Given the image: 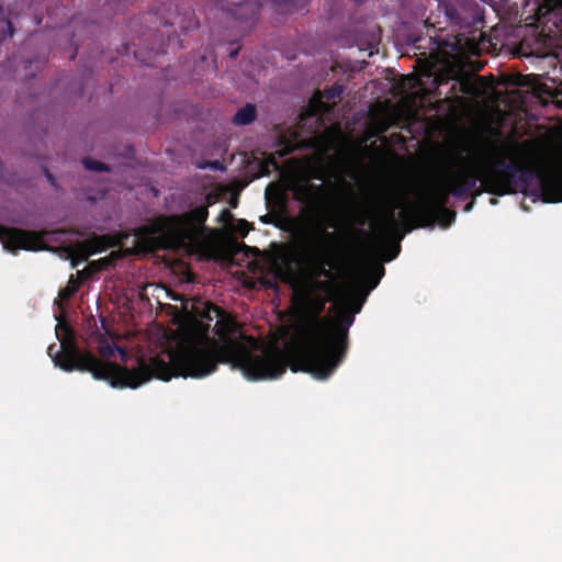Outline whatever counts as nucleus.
<instances>
[{
  "label": "nucleus",
  "instance_id": "423d86ee",
  "mask_svg": "<svg viewBox=\"0 0 562 562\" xmlns=\"http://www.w3.org/2000/svg\"><path fill=\"white\" fill-rule=\"evenodd\" d=\"M214 203L212 194L205 196V203L181 214L161 217L157 228L143 226L137 228L135 236L143 244H153L151 234L161 232L171 246L189 251H200L205 245V225L209 206Z\"/></svg>",
  "mask_w": 562,
  "mask_h": 562
},
{
  "label": "nucleus",
  "instance_id": "cd10ccee",
  "mask_svg": "<svg viewBox=\"0 0 562 562\" xmlns=\"http://www.w3.org/2000/svg\"><path fill=\"white\" fill-rule=\"evenodd\" d=\"M250 229H251V226L246 220H240L238 222V231L243 237L246 236Z\"/></svg>",
  "mask_w": 562,
  "mask_h": 562
},
{
  "label": "nucleus",
  "instance_id": "c756f323",
  "mask_svg": "<svg viewBox=\"0 0 562 562\" xmlns=\"http://www.w3.org/2000/svg\"><path fill=\"white\" fill-rule=\"evenodd\" d=\"M405 80H407L411 86H414V87L422 86V79L420 78L411 76V77H406Z\"/></svg>",
  "mask_w": 562,
  "mask_h": 562
},
{
  "label": "nucleus",
  "instance_id": "20e7f679",
  "mask_svg": "<svg viewBox=\"0 0 562 562\" xmlns=\"http://www.w3.org/2000/svg\"><path fill=\"white\" fill-rule=\"evenodd\" d=\"M362 302H352V306H342L335 319L317 318L316 345L308 363L303 367L305 373L318 380L330 376L344 361L348 350L349 328L355 322V314L359 313Z\"/></svg>",
  "mask_w": 562,
  "mask_h": 562
},
{
  "label": "nucleus",
  "instance_id": "4be33fe9",
  "mask_svg": "<svg viewBox=\"0 0 562 562\" xmlns=\"http://www.w3.org/2000/svg\"><path fill=\"white\" fill-rule=\"evenodd\" d=\"M178 24L184 33L196 30L200 26V22L195 18L193 11L186 12L184 16L178 22Z\"/></svg>",
  "mask_w": 562,
  "mask_h": 562
},
{
  "label": "nucleus",
  "instance_id": "9b49d317",
  "mask_svg": "<svg viewBox=\"0 0 562 562\" xmlns=\"http://www.w3.org/2000/svg\"><path fill=\"white\" fill-rule=\"evenodd\" d=\"M465 40L464 33L430 37V41L435 45V47L431 48L430 57L436 61L448 63L456 55L463 52Z\"/></svg>",
  "mask_w": 562,
  "mask_h": 562
},
{
  "label": "nucleus",
  "instance_id": "412c9836",
  "mask_svg": "<svg viewBox=\"0 0 562 562\" xmlns=\"http://www.w3.org/2000/svg\"><path fill=\"white\" fill-rule=\"evenodd\" d=\"M79 288L80 281L77 280L74 274H71L67 286L59 291V299L61 301H69L77 293Z\"/></svg>",
  "mask_w": 562,
  "mask_h": 562
},
{
  "label": "nucleus",
  "instance_id": "f03ea898",
  "mask_svg": "<svg viewBox=\"0 0 562 562\" xmlns=\"http://www.w3.org/2000/svg\"><path fill=\"white\" fill-rule=\"evenodd\" d=\"M493 156L479 155L477 170H465L457 175L452 193L456 198L473 199L483 192L503 196L517 192L526 193L536 177L535 170L520 161V145L516 142L503 143L490 147Z\"/></svg>",
  "mask_w": 562,
  "mask_h": 562
},
{
  "label": "nucleus",
  "instance_id": "4468645a",
  "mask_svg": "<svg viewBox=\"0 0 562 562\" xmlns=\"http://www.w3.org/2000/svg\"><path fill=\"white\" fill-rule=\"evenodd\" d=\"M345 91V86L342 83L336 82L330 88L326 89L324 93H322L319 90H317L312 99V102L316 104L318 112H327L330 110V105L326 104L323 101V98H325L327 101H334L336 99H340L341 94Z\"/></svg>",
  "mask_w": 562,
  "mask_h": 562
},
{
  "label": "nucleus",
  "instance_id": "dca6fc26",
  "mask_svg": "<svg viewBox=\"0 0 562 562\" xmlns=\"http://www.w3.org/2000/svg\"><path fill=\"white\" fill-rule=\"evenodd\" d=\"M277 13L289 14L304 10L310 0H269Z\"/></svg>",
  "mask_w": 562,
  "mask_h": 562
},
{
  "label": "nucleus",
  "instance_id": "f257e3e1",
  "mask_svg": "<svg viewBox=\"0 0 562 562\" xmlns=\"http://www.w3.org/2000/svg\"><path fill=\"white\" fill-rule=\"evenodd\" d=\"M215 328L220 341L211 338L190 341L179 347L170 362L159 357L149 360L137 358L133 368L101 360L90 351L80 350L74 330L66 324L56 326L59 348L53 344L47 352L55 367L66 372H89L95 380L105 381L115 389H137L153 378L162 381L172 376L201 379L215 372L220 363L239 369L251 381L277 379L285 372L284 351L280 348L262 346L254 337L243 334L240 338L246 342L232 338L239 331V324L225 310Z\"/></svg>",
  "mask_w": 562,
  "mask_h": 562
},
{
  "label": "nucleus",
  "instance_id": "473e14b6",
  "mask_svg": "<svg viewBox=\"0 0 562 562\" xmlns=\"http://www.w3.org/2000/svg\"><path fill=\"white\" fill-rule=\"evenodd\" d=\"M8 36L12 37L14 34V27L11 21L7 22Z\"/></svg>",
  "mask_w": 562,
  "mask_h": 562
},
{
  "label": "nucleus",
  "instance_id": "6ab92c4d",
  "mask_svg": "<svg viewBox=\"0 0 562 562\" xmlns=\"http://www.w3.org/2000/svg\"><path fill=\"white\" fill-rule=\"evenodd\" d=\"M98 351H99L100 356L104 359H110L111 357L114 356V353L116 351L120 352L122 361L125 362L128 358V355L124 349L114 347V346L110 345L106 340L101 341L99 344Z\"/></svg>",
  "mask_w": 562,
  "mask_h": 562
},
{
  "label": "nucleus",
  "instance_id": "b1692460",
  "mask_svg": "<svg viewBox=\"0 0 562 562\" xmlns=\"http://www.w3.org/2000/svg\"><path fill=\"white\" fill-rule=\"evenodd\" d=\"M224 314V310L220 306L207 303L204 307V311L202 313V318L211 322L216 318V321L220 319V316Z\"/></svg>",
  "mask_w": 562,
  "mask_h": 562
},
{
  "label": "nucleus",
  "instance_id": "c9c22d12",
  "mask_svg": "<svg viewBox=\"0 0 562 562\" xmlns=\"http://www.w3.org/2000/svg\"><path fill=\"white\" fill-rule=\"evenodd\" d=\"M474 205V200H472L470 203H468L464 207L465 212H470Z\"/></svg>",
  "mask_w": 562,
  "mask_h": 562
},
{
  "label": "nucleus",
  "instance_id": "58836bf2",
  "mask_svg": "<svg viewBox=\"0 0 562 562\" xmlns=\"http://www.w3.org/2000/svg\"><path fill=\"white\" fill-rule=\"evenodd\" d=\"M322 274L325 276V277H328L329 276V271L326 270L325 268L322 269Z\"/></svg>",
  "mask_w": 562,
  "mask_h": 562
},
{
  "label": "nucleus",
  "instance_id": "f8f14e48",
  "mask_svg": "<svg viewBox=\"0 0 562 562\" xmlns=\"http://www.w3.org/2000/svg\"><path fill=\"white\" fill-rule=\"evenodd\" d=\"M540 191L548 203L562 202V160L548 172H540Z\"/></svg>",
  "mask_w": 562,
  "mask_h": 562
},
{
  "label": "nucleus",
  "instance_id": "393cba45",
  "mask_svg": "<svg viewBox=\"0 0 562 562\" xmlns=\"http://www.w3.org/2000/svg\"><path fill=\"white\" fill-rule=\"evenodd\" d=\"M82 165L87 170L95 171V172H102V171H109V166L104 162L91 159V158H85L82 160Z\"/></svg>",
  "mask_w": 562,
  "mask_h": 562
},
{
  "label": "nucleus",
  "instance_id": "e433bc0d",
  "mask_svg": "<svg viewBox=\"0 0 562 562\" xmlns=\"http://www.w3.org/2000/svg\"><path fill=\"white\" fill-rule=\"evenodd\" d=\"M237 55H238V49H234V50H232V52L229 53V57H231L232 59L236 58V57H237Z\"/></svg>",
  "mask_w": 562,
  "mask_h": 562
},
{
  "label": "nucleus",
  "instance_id": "9d476101",
  "mask_svg": "<svg viewBox=\"0 0 562 562\" xmlns=\"http://www.w3.org/2000/svg\"><path fill=\"white\" fill-rule=\"evenodd\" d=\"M221 9L226 15L246 27L252 26L260 14L261 4L257 0H221Z\"/></svg>",
  "mask_w": 562,
  "mask_h": 562
},
{
  "label": "nucleus",
  "instance_id": "4c0bfd02",
  "mask_svg": "<svg viewBox=\"0 0 562 562\" xmlns=\"http://www.w3.org/2000/svg\"><path fill=\"white\" fill-rule=\"evenodd\" d=\"M490 203H491L492 205H496V204L498 203V200H497L496 198H491V199H490Z\"/></svg>",
  "mask_w": 562,
  "mask_h": 562
},
{
  "label": "nucleus",
  "instance_id": "0eeeda50",
  "mask_svg": "<svg viewBox=\"0 0 562 562\" xmlns=\"http://www.w3.org/2000/svg\"><path fill=\"white\" fill-rule=\"evenodd\" d=\"M324 308L325 300L322 297H314L308 300V316L303 329V340L293 350L284 352L286 368L289 367L293 372L303 371V367L308 363V358L315 349L314 345H316L317 340L315 334L317 331L315 321L317 318H323L321 314L323 313Z\"/></svg>",
  "mask_w": 562,
  "mask_h": 562
},
{
  "label": "nucleus",
  "instance_id": "a211bd4d",
  "mask_svg": "<svg viewBox=\"0 0 562 562\" xmlns=\"http://www.w3.org/2000/svg\"><path fill=\"white\" fill-rule=\"evenodd\" d=\"M257 117L256 105L247 103L243 108L238 109L233 116L232 122L237 126H245L251 124Z\"/></svg>",
  "mask_w": 562,
  "mask_h": 562
},
{
  "label": "nucleus",
  "instance_id": "c85d7f7f",
  "mask_svg": "<svg viewBox=\"0 0 562 562\" xmlns=\"http://www.w3.org/2000/svg\"><path fill=\"white\" fill-rule=\"evenodd\" d=\"M353 221L360 225H364L366 224V215L360 212V211H356L353 216H352Z\"/></svg>",
  "mask_w": 562,
  "mask_h": 562
},
{
  "label": "nucleus",
  "instance_id": "2f4dec72",
  "mask_svg": "<svg viewBox=\"0 0 562 562\" xmlns=\"http://www.w3.org/2000/svg\"><path fill=\"white\" fill-rule=\"evenodd\" d=\"M273 217H274V215H272V214H266L260 217V221L265 224H274Z\"/></svg>",
  "mask_w": 562,
  "mask_h": 562
},
{
  "label": "nucleus",
  "instance_id": "5701e85b",
  "mask_svg": "<svg viewBox=\"0 0 562 562\" xmlns=\"http://www.w3.org/2000/svg\"><path fill=\"white\" fill-rule=\"evenodd\" d=\"M266 201L267 204L273 203L280 211L285 209V199L283 194L278 190L272 193L269 187L266 190Z\"/></svg>",
  "mask_w": 562,
  "mask_h": 562
},
{
  "label": "nucleus",
  "instance_id": "aec40b11",
  "mask_svg": "<svg viewBox=\"0 0 562 562\" xmlns=\"http://www.w3.org/2000/svg\"><path fill=\"white\" fill-rule=\"evenodd\" d=\"M456 212L449 209L440 207V210H436L434 214V224L438 222L442 227H448L456 220Z\"/></svg>",
  "mask_w": 562,
  "mask_h": 562
},
{
  "label": "nucleus",
  "instance_id": "39448f33",
  "mask_svg": "<svg viewBox=\"0 0 562 562\" xmlns=\"http://www.w3.org/2000/svg\"><path fill=\"white\" fill-rule=\"evenodd\" d=\"M328 189L325 184H315L305 180L296 187V199L306 202L310 210L318 216H310L301 231V240L305 257L312 262H323L329 266V243L335 238L334 233L326 228H335L336 223L328 216L325 199Z\"/></svg>",
  "mask_w": 562,
  "mask_h": 562
},
{
  "label": "nucleus",
  "instance_id": "6e6552de",
  "mask_svg": "<svg viewBox=\"0 0 562 562\" xmlns=\"http://www.w3.org/2000/svg\"><path fill=\"white\" fill-rule=\"evenodd\" d=\"M48 234L47 231H27L0 225V241L4 249L11 252H15L16 250H44L46 249L45 237Z\"/></svg>",
  "mask_w": 562,
  "mask_h": 562
},
{
  "label": "nucleus",
  "instance_id": "bb28decb",
  "mask_svg": "<svg viewBox=\"0 0 562 562\" xmlns=\"http://www.w3.org/2000/svg\"><path fill=\"white\" fill-rule=\"evenodd\" d=\"M326 178V173L323 168L314 167L310 171V179L324 181Z\"/></svg>",
  "mask_w": 562,
  "mask_h": 562
},
{
  "label": "nucleus",
  "instance_id": "7c9ffc66",
  "mask_svg": "<svg viewBox=\"0 0 562 562\" xmlns=\"http://www.w3.org/2000/svg\"><path fill=\"white\" fill-rule=\"evenodd\" d=\"M400 250H401V246H400V244L397 243V244L394 246V248H393L392 252L387 256L386 260H387V261L393 260V259L398 255Z\"/></svg>",
  "mask_w": 562,
  "mask_h": 562
},
{
  "label": "nucleus",
  "instance_id": "f704fd0d",
  "mask_svg": "<svg viewBox=\"0 0 562 562\" xmlns=\"http://www.w3.org/2000/svg\"><path fill=\"white\" fill-rule=\"evenodd\" d=\"M352 231H353V233H356L357 235H360V236H367V233H366L363 229H361V228H355V227L352 226Z\"/></svg>",
  "mask_w": 562,
  "mask_h": 562
},
{
  "label": "nucleus",
  "instance_id": "f3484780",
  "mask_svg": "<svg viewBox=\"0 0 562 562\" xmlns=\"http://www.w3.org/2000/svg\"><path fill=\"white\" fill-rule=\"evenodd\" d=\"M281 267L278 269V276L284 282H290L295 277L294 263L295 260L292 255L286 251H281L278 256Z\"/></svg>",
  "mask_w": 562,
  "mask_h": 562
},
{
  "label": "nucleus",
  "instance_id": "1a4fd4ad",
  "mask_svg": "<svg viewBox=\"0 0 562 562\" xmlns=\"http://www.w3.org/2000/svg\"><path fill=\"white\" fill-rule=\"evenodd\" d=\"M116 245L115 239L111 235H97L91 236L82 241L76 243L69 250L71 266L77 267L79 263L86 261L91 255L105 251L106 249Z\"/></svg>",
  "mask_w": 562,
  "mask_h": 562
},
{
  "label": "nucleus",
  "instance_id": "2eb2a0df",
  "mask_svg": "<svg viewBox=\"0 0 562 562\" xmlns=\"http://www.w3.org/2000/svg\"><path fill=\"white\" fill-rule=\"evenodd\" d=\"M432 68H434V64L427 63L426 69L424 71V76H426L428 78L434 77V83L436 85V87H440L443 83H447L449 81V79H452L454 81L453 87H471L472 86V83L470 82L469 79L457 78L458 72L454 70H452L451 76H445L443 74L434 76Z\"/></svg>",
  "mask_w": 562,
  "mask_h": 562
},
{
  "label": "nucleus",
  "instance_id": "7ed1b4c3",
  "mask_svg": "<svg viewBox=\"0 0 562 562\" xmlns=\"http://www.w3.org/2000/svg\"><path fill=\"white\" fill-rule=\"evenodd\" d=\"M465 170H477V157L457 170L448 169L443 186L435 188L419 201L398 194L383 204L379 216L370 223L372 229L382 237L395 236L400 240L415 228L432 227L435 211L447 205L450 194L456 196L452 193L456 177Z\"/></svg>",
  "mask_w": 562,
  "mask_h": 562
},
{
  "label": "nucleus",
  "instance_id": "ddd939ff",
  "mask_svg": "<svg viewBox=\"0 0 562 562\" xmlns=\"http://www.w3.org/2000/svg\"><path fill=\"white\" fill-rule=\"evenodd\" d=\"M443 9L447 21L459 30L470 31L476 23V18L463 7L446 3Z\"/></svg>",
  "mask_w": 562,
  "mask_h": 562
},
{
  "label": "nucleus",
  "instance_id": "a878e982",
  "mask_svg": "<svg viewBox=\"0 0 562 562\" xmlns=\"http://www.w3.org/2000/svg\"><path fill=\"white\" fill-rule=\"evenodd\" d=\"M378 270V276H370L369 278V291L370 290H373L380 282V279L382 278V276L384 274V268L382 266H379L376 268Z\"/></svg>",
  "mask_w": 562,
  "mask_h": 562
},
{
  "label": "nucleus",
  "instance_id": "72a5a7b5",
  "mask_svg": "<svg viewBox=\"0 0 562 562\" xmlns=\"http://www.w3.org/2000/svg\"><path fill=\"white\" fill-rule=\"evenodd\" d=\"M45 176H46L47 180H48L53 186H55V178H54V176H53V175H52L47 169H45Z\"/></svg>",
  "mask_w": 562,
  "mask_h": 562
}]
</instances>
